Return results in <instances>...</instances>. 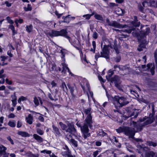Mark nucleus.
Listing matches in <instances>:
<instances>
[{"label": "nucleus", "instance_id": "obj_1", "mask_svg": "<svg viewBox=\"0 0 157 157\" xmlns=\"http://www.w3.org/2000/svg\"><path fill=\"white\" fill-rule=\"evenodd\" d=\"M134 20L133 21H132L131 24V26L134 27H138L140 25V22H138L136 16H134ZM110 26H112L119 29L124 28V29L122 30L115 29V30L120 33L122 32H125L128 33H130L132 31L134 30L132 27L128 26L126 25H122L115 21H112Z\"/></svg>", "mask_w": 157, "mask_h": 157}, {"label": "nucleus", "instance_id": "obj_2", "mask_svg": "<svg viewBox=\"0 0 157 157\" xmlns=\"http://www.w3.org/2000/svg\"><path fill=\"white\" fill-rule=\"evenodd\" d=\"M130 126L131 127L133 128H131L129 127H120L118 129H116V131L118 133L124 132L125 135L129 137L133 138L135 132L141 131V127L140 125H137L136 122L134 121L132 122Z\"/></svg>", "mask_w": 157, "mask_h": 157}, {"label": "nucleus", "instance_id": "obj_3", "mask_svg": "<svg viewBox=\"0 0 157 157\" xmlns=\"http://www.w3.org/2000/svg\"><path fill=\"white\" fill-rule=\"evenodd\" d=\"M106 93L107 98L109 100L112 101L117 108L122 107L128 103V102L127 101L126 98L124 97H119L117 96H115L113 97L110 95H108L107 93Z\"/></svg>", "mask_w": 157, "mask_h": 157}, {"label": "nucleus", "instance_id": "obj_4", "mask_svg": "<svg viewBox=\"0 0 157 157\" xmlns=\"http://www.w3.org/2000/svg\"><path fill=\"white\" fill-rule=\"evenodd\" d=\"M137 150L139 153L142 154V155L143 153L144 152L145 153V157H157V153L154 152L153 151H151L147 152L149 150L147 147H142L140 145H137Z\"/></svg>", "mask_w": 157, "mask_h": 157}, {"label": "nucleus", "instance_id": "obj_5", "mask_svg": "<svg viewBox=\"0 0 157 157\" xmlns=\"http://www.w3.org/2000/svg\"><path fill=\"white\" fill-rule=\"evenodd\" d=\"M67 32L66 30L62 29L60 31H56L52 30L47 33L48 36L53 37L58 36H64L67 39H69L70 37L67 35Z\"/></svg>", "mask_w": 157, "mask_h": 157}, {"label": "nucleus", "instance_id": "obj_6", "mask_svg": "<svg viewBox=\"0 0 157 157\" xmlns=\"http://www.w3.org/2000/svg\"><path fill=\"white\" fill-rule=\"evenodd\" d=\"M91 109L89 108L85 109L84 110V113L87 115L85 120V123L87 124L90 128L92 127V124L93 123L91 115Z\"/></svg>", "mask_w": 157, "mask_h": 157}, {"label": "nucleus", "instance_id": "obj_7", "mask_svg": "<svg viewBox=\"0 0 157 157\" xmlns=\"http://www.w3.org/2000/svg\"><path fill=\"white\" fill-rule=\"evenodd\" d=\"M109 46L105 45L104 46L102 49V51L101 52V55L99 53L96 54L95 55V58L97 60L98 58L100 57H103L106 59H108L109 57V51L108 50Z\"/></svg>", "mask_w": 157, "mask_h": 157}, {"label": "nucleus", "instance_id": "obj_8", "mask_svg": "<svg viewBox=\"0 0 157 157\" xmlns=\"http://www.w3.org/2000/svg\"><path fill=\"white\" fill-rule=\"evenodd\" d=\"M89 125L87 124L84 123L83 125L81 127V129L82 132L83 134L84 139H86L88 137L90 136V134L89 133Z\"/></svg>", "mask_w": 157, "mask_h": 157}, {"label": "nucleus", "instance_id": "obj_9", "mask_svg": "<svg viewBox=\"0 0 157 157\" xmlns=\"http://www.w3.org/2000/svg\"><path fill=\"white\" fill-rule=\"evenodd\" d=\"M155 119L153 117H147L146 116L143 118L140 119V121L141 122L144 121L143 125L142 126H145L153 122Z\"/></svg>", "mask_w": 157, "mask_h": 157}, {"label": "nucleus", "instance_id": "obj_10", "mask_svg": "<svg viewBox=\"0 0 157 157\" xmlns=\"http://www.w3.org/2000/svg\"><path fill=\"white\" fill-rule=\"evenodd\" d=\"M114 73L113 71L109 70L108 71V76H106V78L108 81H110L112 82H116L117 79H118L119 77L118 76H115L113 78L110 79V78L112 76Z\"/></svg>", "mask_w": 157, "mask_h": 157}, {"label": "nucleus", "instance_id": "obj_11", "mask_svg": "<svg viewBox=\"0 0 157 157\" xmlns=\"http://www.w3.org/2000/svg\"><path fill=\"white\" fill-rule=\"evenodd\" d=\"M53 128V132L55 134L56 136L59 137L62 136L61 133V130L60 129L57 127L54 126V125H52Z\"/></svg>", "mask_w": 157, "mask_h": 157}, {"label": "nucleus", "instance_id": "obj_12", "mask_svg": "<svg viewBox=\"0 0 157 157\" xmlns=\"http://www.w3.org/2000/svg\"><path fill=\"white\" fill-rule=\"evenodd\" d=\"M62 64L63 66V70L62 71V72L65 73L67 70L69 74L71 75V76H73L74 75L70 71L69 68L66 64L65 63H62Z\"/></svg>", "mask_w": 157, "mask_h": 157}, {"label": "nucleus", "instance_id": "obj_13", "mask_svg": "<svg viewBox=\"0 0 157 157\" xmlns=\"http://www.w3.org/2000/svg\"><path fill=\"white\" fill-rule=\"evenodd\" d=\"M61 154L63 156L65 157H75V155H71L70 150H67L66 151H63L62 152Z\"/></svg>", "mask_w": 157, "mask_h": 157}, {"label": "nucleus", "instance_id": "obj_14", "mask_svg": "<svg viewBox=\"0 0 157 157\" xmlns=\"http://www.w3.org/2000/svg\"><path fill=\"white\" fill-rule=\"evenodd\" d=\"M149 3H148V2L147 1H144L142 3L143 6L145 7V6L146 4H147L148 5H150L152 6H155L156 3L154 0H151L149 1Z\"/></svg>", "mask_w": 157, "mask_h": 157}, {"label": "nucleus", "instance_id": "obj_15", "mask_svg": "<svg viewBox=\"0 0 157 157\" xmlns=\"http://www.w3.org/2000/svg\"><path fill=\"white\" fill-rule=\"evenodd\" d=\"M25 120L26 122L27 123L30 124H31L33 122V116L31 114H30L27 117H26Z\"/></svg>", "mask_w": 157, "mask_h": 157}, {"label": "nucleus", "instance_id": "obj_16", "mask_svg": "<svg viewBox=\"0 0 157 157\" xmlns=\"http://www.w3.org/2000/svg\"><path fill=\"white\" fill-rule=\"evenodd\" d=\"M86 88L87 90L89 91V92L87 93L88 99H89L90 95V97L93 99V93L92 92L90 91V90L89 84V83L86 82Z\"/></svg>", "mask_w": 157, "mask_h": 157}, {"label": "nucleus", "instance_id": "obj_17", "mask_svg": "<svg viewBox=\"0 0 157 157\" xmlns=\"http://www.w3.org/2000/svg\"><path fill=\"white\" fill-rule=\"evenodd\" d=\"M33 137L36 140L39 142H42L43 141V139L40 136L36 134H34Z\"/></svg>", "mask_w": 157, "mask_h": 157}, {"label": "nucleus", "instance_id": "obj_18", "mask_svg": "<svg viewBox=\"0 0 157 157\" xmlns=\"http://www.w3.org/2000/svg\"><path fill=\"white\" fill-rule=\"evenodd\" d=\"M7 148L6 147L2 145H0V155L4 154Z\"/></svg>", "mask_w": 157, "mask_h": 157}, {"label": "nucleus", "instance_id": "obj_19", "mask_svg": "<svg viewBox=\"0 0 157 157\" xmlns=\"http://www.w3.org/2000/svg\"><path fill=\"white\" fill-rule=\"evenodd\" d=\"M70 16V15H69L65 17H63L62 19H63V22L69 23L71 20Z\"/></svg>", "mask_w": 157, "mask_h": 157}, {"label": "nucleus", "instance_id": "obj_20", "mask_svg": "<svg viewBox=\"0 0 157 157\" xmlns=\"http://www.w3.org/2000/svg\"><path fill=\"white\" fill-rule=\"evenodd\" d=\"M18 134L23 137H29L30 135L28 133L25 132L20 131L18 132Z\"/></svg>", "mask_w": 157, "mask_h": 157}, {"label": "nucleus", "instance_id": "obj_21", "mask_svg": "<svg viewBox=\"0 0 157 157\" xmlns=\"http://www.w3.org/2000/svg\"><path fill=\"white\" fill-rule=\"evenodd\" d=\"M95 18L98 20L100 21H103V18L102 16L100 14L95 13L94 15Z\"/></svg>", "mask_w": 157, "mask_h": 157}, {"label": "nucleus", "instance_id": "obj_22", "mask_svg": "<svg viewBox=\"0 0 157 157\" xmlns=\"http://www.w3.org/2000/svg\"><path fill=\"white\" fill-rule=\"evenodd\" d=\"M61 86L63 90L64 91H65L66 93H67V92H68V89L65 82H63L62 83V84Z\"/></svg>", "mask_w": 157, "mask_h": 157}, {"label": "nucleus", "instance_id": "obj_23", "mask_svg": "<svg viewBox=\"0 0 157 157\" xmlns=\"http://www.w3.org/2000/svg\"><path fill=\"white\" fill-rule=\"evenodd\" d=\"M67 85L69 89H70V91L71 95L73 96H74V87L73 86H71L69 83L67 84Z\"/></svg>", "mask_w": 157, "mask_h": 157}, {"label": "nucleus", "instance_id": "obj_24", "mask_svg": "<svg viewBox=\"0 0 157 157\" xmlns=\"http://www.w3.org/2000/svg\"><path fill=\"white\" fill-rule=\"evenodd\" d=\"M59 124L62 130H65L66 131V130L67 129V126L65 124H63L62 122H60L59 123Z\"/></svg>", "mask_w": 157, "mask_h": 157}, {"label": "nucleus", "instance_id": "obj_25", "mask_svg": "<svg viewBox=\"0 0 157 157\" xmlns=\"http://www.w3.org/2000/svg\"><path fill=\"white\" fill-rule=\"evenodd\" d=\"M70 128H68L67 130H66V132H69L72 134L75 135L76 132V129L75 128H73L71 130H70Z\"/></svg>", "mask_w": 157, "mask_h": 157}, {"label": "nucleus", "instance_id": "obj_26", "mask_svg": "<svg viewBox=\"0 0 157 157\" xmlns=\"http://www.w3.org/2000/svg\"><path fill=\"white\" fill-rule=\"evenodd\" d=\"M70 141L71 144L75 147H77L78 146L77 142L76 141L73 139L70 140Z\"/></svg>", "mask_w": 157, "mask_h": 157}, {"label": "nucleus", "instance_id": "obj_27", "mask_svg": "<svg viewBox=\"0 0 157 157\" xmlns=\"http://www.w3.org/2000/svg\"><path fill=\"white\" fill-rule=\"evenodd\" d=\"M33 29V26L32 25L29 26H26V30L28 33H30L31 32Z\"/></svg>", "mask_w": 157, "mask_h": 157}, {"label": "nucleus", "instance_id": "obj_28", "mask_svg": "<svg viewBox=\"0 0 157 157\" xmlns=\"http://www.w3.org/2000/svg\"><path fill=\"white\" fill-rule=\"evenodd\" d=\"M92 44V45L93 46V49L91 48L90 49V51L91 52H92L94 53H95L96 47V42L95 41H93Z\"/></svg>", "mask_w": 157, "mask_h": 157}, {"label": "nucleus", "instance_id": "obj_29", "mask_svg": "<svg viewBox=\"0 0 157 157\" xmlns=\"http://www.w3.org/2000/svg\"><path fill=\"white\" fill-rule=\"evenodd\" d=\"M147 144L149 146H152L153 147H155L157 146L156 143L151 141L147 142Z\"/></svg>", "mask_w": 157, "mask_h": 157}, {"label": "nucleus", "instance_id": "obj_30", "mask_svg": "<svg viewBox=\"0 0 157 157\" xmlns=\"http://www.w3.org/2000/svg\"><path fill=\"white\" fill-rule=\"evenodd\" d=\"M27 99V98L23 96H21L18 99V102L19 103H20L21 101H25Z\"/></svg>", "mask_w": 157, "mask_h": 157}, {"label": "nucleus", "instance_id": "obj_31", "mask_svg": "<svg viewBox=\"0 0 157 157\" xmlns=\"http://www.w3.org/2000/svg\"><path fill=\"white\" fill-rule=\"evenodd\" d=\"M145 48V45L143 44H140L139 46V47L138 48V50L139 51H142L143 48Z\"/></svg>", "mask_w": 157, "mask_h": 157}, {"label": "nucleus", "instance_id": "obj_32", "mask_svg": "<svg viewBox=\"0 0 157 157\" xmlns=\"http://www.w3.org/2000/svg\"><path fill=\"white\" fill-rule=\"evenodd\" d=\"M69 40V41L72 44H75V41L77 40L76 39V38L74 37L73 38H72V39H71L70 37L69 38V39H68Z\"/></svg>", "mask_w": 157, "mask_h": 157}, {"label": "nucleus", "instance_id": "obj_33", "mask_svg": "<svg viewBox=\"0 0 157 157\" xmlns=\"http://www.w3.org/2000/svg\"><path fill=\"white\" fill-rule=\"evenodd\" d=\"M50 71H54L56 70V66L55 64H51V66H50Z\"/></svg>", "mask_w": 157, "mask_h": 157}, {"label": "nucleus", "instance_id": "obj_34", "mask_svg": "<svg viewBox=\"0 0 157 157\" xmlns=\"http://www.w3.org/2000/svg\"><path fill=\"white\" fill-rule=\"evenodd\" d=\"M8 125L12 127H14L15 126V122L13 121H10L8 123Z\"/></svg>", "mask_w": 157, "mask_h": 157}, {"label": "nucleus", "instance_id": "obj_35", "mask_svg": "<svg viewBox=\"0 0 157 157\" xmlns=\"http://www.w3.org/2000/svg\"><path fill=\"white\" fill-rule=\"evenodd\" d=\"M41 153H46L47 154H49V155L52 153V151L50 150H43L41 151H40Z\"/></svg>", "mask_w": 157, "mask_h": 157}, {"label": "nucleus", "instance_id": "obj_36", "mask_svg": "<svg viewBox=\"0 0 157 157\" xmlns=\"http://www.w3.org/2000/svg\"><path fill=\"white\" fill-rule=\"evenodd\" d=\"M24 10L26 11H30L32 10V8L31 5L29 4L28 5L27 7H24Z\"/></svg>", "mask_w": 157, "mask_h": 157}, {"label": "nucleus", "instance_id": "obj_37", "mask_svg": "<svg viewBox=\"0 0 157 157\" xmlns=\"http://www.w3.org/2000/svg\"><path fill=\"white\" fill-rule=\"evenodd\" d=\"M34 102L36 106H38L39 104V100L36 97H35L34 98Z\"/></svg>", "mask_w": 157, "mask_h": 157}, {"label": "nucleus", "instance_id": "obj_38", "mask_svg": "<svg viewBox=\"0 0 157 157\" xmlns=\"http://www.w3.org/2000/svg\"><path fill=\"white\" fill-rule=\"evenodd\" d=\"M6 19L7 20L8 22L11 24H13V21L11 19L10 17H6Z\"/></svg>", "mask_w": 157, "mask_h": 157}, {"label": "nucleus", "instance_id": "obj_39", "mask_svg": "<svg viewBox=\"0 0 157 157\" xmlns=\"http://www.w3.org/2000/svg\"><path fill=\"white\" fill-rule=\"evenodd\" d=\"M36 132L38 134L41 135H43L44 133V132L39 128L37 129Z\"/></svg>", "mask_w": 157, "mask_h": 157}, {"label": "nucleus", "instance_id": "obj_40", "mask_svg": "<svg viewBox=\"0 0 157 157\" xmlns=\"http://www.w3.org/2000/svg\"><path fill=\"white\" fill-rule=\"evenodd\" d=\"M82 17H85V19L87 20H89L91 17L90 14H88L83 15Z\"/></svg>", "mask_w": 157, "mask_h": 157}, {"label": "nucleus", "instance_id": "obj_41", "mask_svg": "<svg viewBox=\"0 0 157 157\" xmlns=\"http://www.w3.org/2000/svg\"><path fill=\"white\" fill-rule=\"evenodd\" d=\"M4 73L3 69H2L0 71V78H3V77H5V75L2 74Z\"/></svg>", "mask_w": 157, "mask_h": 157}, {"label": "nucleus", "instance_id": "obj_42", "mask_svg": "<svg viewBox=\"0 0 157 157\" xmlns=\"http://www.w3.org/2000/svg\"><path fill=\"white\" fill-rule=\"evenodd\" d=\"M155 60L156 64V67H157V48L154 53Z\"/></svg>", "mask_w": 157, "mask_h": 157}, {"label": "nucleus", "instance_id": "obj_43", "mask_svg": "<svg viewBox=\"0 0 157 157\" xmlns=\"http://www.w3.org/2000/svg\"><path fill=\"white\" fill-rule=\"evenodd\" d=\"M23 22V20L22 19H20L18 20L17 19H16L15 21V22L16 24H18V23H19L20 24H21Z\"/></svg>", "mask_w": 157, "mask_h": 157}, {"label": "nucleus", "instance_id": "obj_44", "mask_svg": "<svg viewBox=\"0 0 157 157\" xmlns=\"http://www.w3.org/2000/svg\"><path fill=\"white\" fill-rule=\"evenodd\" d=\"M29 156L31 157H38L39 156V155L38 154H32V153L30 152H29Z\"/></svg>", "mask_w": 157, "mask_h": 157}, {"label": "nucleus", "instance_id": "obj_45", "mask_svg": "<svg viewBox=\"0 0 157 157\" xmlns=\"http://www.w3.org/2000/svg\"><path fill=\"white\" fill-rule=\"evenodd\" d=\"M121 59V57L120 56H118L115 58L114 60L116 62H119L120 61Z\"/></svg>", "mask_w": 157, "mask_h": 157}, {"label": "nucleus", "instance_id": "obj_46", "mask_svg": "<svg viewBox=\"0 0 157 157\" xmlns=\"http://www.w3.org/2000/svg\"><path fill=\"white\" fill-rule=\"evenodd\" d=\"M118 11L119 12H120L119 13H118L119 14H121L123 13V10L120 8H118L117 9L116 11Z\"/></svg>", "mask_w": 157, "mask_h": 157}, {"label": "nucleus", "instance_id": "obj_47", "mask_svg": "<svg viewBox=\"0 0 157 157\" xmlns=\"http://www.w3.org/2000/svg\"><path fill=\"white\" fill-rule=\"evenodd\" d=\"M7 139L10 141V142L12 144H14L13 141V140L11 139L10 136H8L7 137Z\"/></svg>", "mask_w": 157, "mask_h": 157}, {"label": "nucleus", "instance_id": "obj_48", "mask_svg": "<svg viewBox=\"0 0 157 157\" xmlns=\"http://www.w3.org/2000/svg\"><path fill=\"white\" fill-rule=\"evenodd\" d=\"M4 117H0V126H2V124L3 123V121Z\"/></svg>", "mask_w": 157, "mask_h": 157}, {"label": "nucleus", "instance_id": "obj_49", "mask_svg": "<svg viewBox=\"0 0 157 157\" xmlns=\"http://www.w3.org/2000/svg\"><path fill=\"white\" fill-rule=\"evenodd\" d=\"M98 36V34L96 32H94L93 35V37L94 38L96 39L97 38Z\"/></svg>", "mask_w": 157, "mask_h": 157}, {"label": "nucleus", "instance_id": "obj_50", "mask_svg": "<svg viewBox=\"0 0 157 157\" xmlns=\"http://www.w3.org/2000/svg\"><path fill=\"white\" fill-rule=\"evenodd\" d=\"M12 103V105L14 107H15L17 104V100H11Z\"/></svg>", "mask_w": 157, "mask_h": 157}, {"label": "nucleus", "instance_id": "obj_51", "mask_svg": "<svg viewBox=\"0 0 157 157\" xmlns=\"http://www.w3.org/2000/svg\"><path fill=\"white\" fill-rule=\"evenodd\" d=\"M6 82L9 85H11L12 83V81L11 80H9L8 78L6 79Z\"/></svg>", "mask_w": 157, "mask_h": 157}, {"label": "nucleus", "instance_id": "obj_52", "mask_svg": "<svg viewBox=\"0 0 157 157\" xmlns=\"http://www.w3.org/2000/svg\"><path fill=\"white\" fill-rule=\"evenodd\" d=\"M22 123L20 121H18L17 124V127L18 128H20L21 126Z\"/></svg>", "mask_w": 157, "mask_h": 157}, {"label": "nucleus", "instance_id": "obj_53", "mask_svg": "<svg viewBox=\"0 0 157 157\" xmlns=\"http://www.w3.org/2000/svg\"><path fill=\"white\" fill-rule=\"evenodd\" d=\"M55 14L57 16L58 18H60L62 15H63V13L59 14L57 11H56L55 13Z\"/></svg>", "mask_w": 157, "mask_h": 157}, {"label": "nucleus", "instance_id": "obj_54", "mask_svg": "<svg viewBox=\"0 0 157 157\" xmlns=\"http://www.w3.org/2000/svg\"><path fill=\"white\" fill-rule=\"evenodd\" d=\"M15 115L12 113H10L8 116L9 118H13L15 117Z\"/></svg>", "mask_w": 157, "mask_h": 157}, {"label": "nucleus", "instance_id": "obj_55", "mask_svg": "<svg viewBox=\"0 0 157 157\" xmlns=\"http://www.w3.org/2000/svg\"><path fill=\"white\" fill-rule=\"evenodd\" d=\"M7 55L11 57H13V54L11 53V50H9L8 51Z\"/></svg>", "mask_w": 157, "mask_h": 157}, {"label": "nucleus", "instance_id": "obj_56", "mask_svg": "<svg viewBox=\"0 0 157 157\" xmlns=\"http://www.w3.org/2000/svg\"><path fill=\"white\" fill-rule=\"evenodd\" d=\"M9 29H10L11 30H14L15 29V28L14 26H13V24H11L9 26Z\"/></svg>", "mask_w": 157, "mask_h": 157}, {"label": "nucleus", "instance_id": "obj_57", "mask_svg": "<svg viewBox=\"0 0 157 157\" xmlns=\"http://www.w3.org/2000/svg\"><path fill=\"white\" fill-rule=\"evenodd\" d=\"M99 80L103 82H104L105 81V80H104L101 77L99 76L98 77Z\"/></svg>", "mask_w": 157, "mask_h": 157}, {"label": "nucleus", "instance_id": "obj_58", "mask_svg": "<svg viewBox=\"0 0 157 157\" xmlns=\"http://www.w3.org/2000/svg\"><path fill=\"white\" fill-rule=\"evenodd\" d=\"M99 151H96L93 153V155L94 157H96L98 154Z\"/></svg>", "mask_w": 157, "mask_h": 157}, {"label": "nucleus", "instance_id": "obj_59", "mask_svg": "<svg viewBox=\"0 0 157 157\" xmlns=\"http://www.w3.org/2000/svg\"><path fill=\"white\" fill-rule=\"evenodd\" d=\"M12 100H17V97L15 94L12 95L11 96Z\"/></svg>", "mask_w": 157, "mask_h": 157}, {"label": "nucleus", "instance_id": "obj_60", "mask_svg": "<svg viewBox=\"0 0 157 157\" xmlns=\"http://www.w3.org/2000/svg\"><path fill=\"white\" fill-rule=\"evenodd\" d=\"M5 4H6L7 6L10 7L11 5V4L10 2H9L8 1H6L5 2Z\"/></svg>", "mask_w": 157, "mask_h": 157}, {"label": "nucleus", "instance_id": "obj_61", "mask_svg": "<svg viewBox=\"0 0 157 157\" xmlns=\"http://www.w3.org/2000/svg\"><path fill=\"white\" fill-rule=\"evenodd\" d=\"M0 57L2 59V61H4L5 59H7V57L4 56H1Z\"/></svg>", "mask_w": 157, "mask_h": 157}, {"label": "nucleus", "instance_id": "obj_62", "mask_svg": "<svg viewBox=\"0 0 157 157\" xmlns=\"http://www.w3.org/2000/svg\"><path fill=\"white\" fill-rule=\"evenodd\" d=\"M38 119L42 122H43L44 120L43 117L42 116H40L38 117Z\"/></svg>", "mask_w": 157, "mask_h": 157}, {"label": "nucleus", "instance_id": "obj_63", "mask_svg": "<svg viewBox=\"0 0 157 157\" xmlns=\"http://www.w3.org/2000/svg\"><path fill=\"white\" fill-rule=\"evenodd\" d=\"M51 84L52 87L56 86V83H55L54 81H52L51 82Z\"/></svg>", "mask_w": 157, "mask_h": 157}, {"label": "nucleus", "instance_id": "obj_64", "mask_svg": "<svg viewBox=\"0 0 157 157\" xmlns=\"http://www.w3.org/2000/svg\"><path fill=\"white\" fill-rule=\"evenodd\" d=\"M96 145L98 146H100L101 145V142L100 141H97L95 143Z\"/></svg>", "mask_w": 157, "mask_h": 157}]
</instances>
